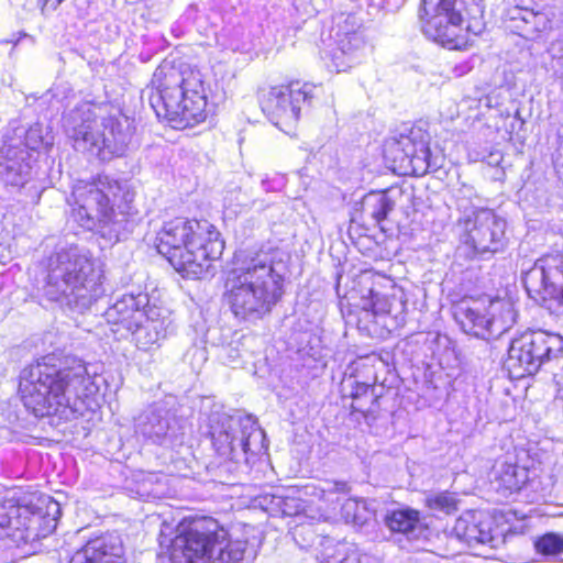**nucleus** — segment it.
<instances>
[{
  "mask_svg": "<svg viewBox=\"0 0 563 563\" xmlns=\"http://www.w3.org/2000/svg\"><path fill=\"white\" fill-rule=\"evenodd\" d=\"M136 432L159 445H173L183 434L177 418L168 410L152 408L140 415Z\"/></svg>",
  "mask_w": 563,
  "mask_h": 563,
  "instance_id": "obj_18",
  "label": "nucleus"
},
{
  "mask_svg": "<svg viewBox=\"0 0 563 563\" xmlns=\"http://www.w3.org/2000/svg\"><path fill=\"white\" fill-rule=\"evenodd\" d=\"M459 499L456 495L449 492L438 493L429 496L427 505L432 510L442 511L444 514H452L457 510Z\"/></svg>",
  "mask_w": 563,
  "mask_h": 563,
  "instance_id": "obj_32",
  "label": "nucleus"
},
{
  "mask_svg": "<svg viewBox=\"0 0 563 563\" xmlns=\"http://www.w3.org/2000/svg\"><path fill=\"white\" fill-rule=\"evenodd\" d=\"M103 279L90 252L70 246L48 257L41 292L43 299L82 313L104 295Z\"/></svg>",
  "mask_w": 563,
  "mask_h": 563,
  "instance_id": "obj_4",
  "label": "nucleus"
},
{
  "mask_svg": "<svg viewBox=\"0 0 563 563\" xmlns=\"http://www.w3.org/2000/svg\"><path fill=\"white\" fill-rule=\"evenodd\" d=\"M529 479L528 468L512 463H503L496 473L498 489L503 488L510 493L518 492Z\"/></svg>",
  "mask_w": 563,
  "mask_h": 563,
  "instance_id": "obj_28",
  "label": "nucleus"
},
{
  "mask_svg": "<svg viewBox=\"0 0 563 563\" xmlns=\"http://www.w3.org/2000/svg\"><path fill=\"white\" fill-rule=\"evenodd\" d=\"M362 309L374 316H380L390 312V303L386 296L371 289L369 298L362 299Z\"/></svg>",
  "mask_w": 563,
  "mask_h": 563,
  "instance_id": "obj_34",
  "label": "nucleus"
},
{
  "mask_svg": "<svg viewBox=\"0 0 563 563\" xmlns=\"http://www.w3.org/2000/svg\"><path fill=\"white\" fill-rule=\"evenodd\" d=\"M366 42L363 34L335 37L334 47L330 51L331 66L338 71H345L358 64L364 56Z\"/></svg>",
  "mask_w": 563,
  "mask_h": 563,
  "instance_id": "obj_24",
  "label": "nucleus"
},
{
  "mask_svg": "<svg viewBox=\"0 0 563 563\" xmlns=\"http://www.w3.org/2000/svg\"><path fill=\"white\" fill-rule=\"evenodd\" d=\"M338 563H361V560L357 555L352 554V555H347L344 559L340 560Z\"/></svg>",
  "mask_w": 563,
  "mask_h": 563,
  "instance_id": "obj_38",
  "label": "nucleus"
},
{
  "mask_svg": "<svg viewBox=\"0 0 563 563\" xmlns=\"http://www.w3.org/2000/svg\"><path fill=\"white\" fill-rule=\"evenodd\" d=\"M123 548L119 537L102 536L90 540L69 563H122Z\"/></svg>",
  "mask_w": 563,
  "mask_h": 563,
  "instance_id": "obj_23",
  "label": "nucleus"
},
{
  "mask_svg": "<svg viewBox=\"0 0 563 563\" xmlns=\"http://www.w3.org/2000/svg\"><path fill=\"white\" fill-rule=\"evenodd\" d=\"M148 308L152 307L146 294H125L106 310L104 316L109 323L122 324L130 331L140 325Z\"/></svg>",
  "mask_w": 563,
  "mask_h": 563,
  "instance_id": "obj_20",
  "label": "nucleus"
},
{
  "mask_svg": "<svg viewBox=\"0 0 563 563\" xmlns=\"http://www.w3.org/2000/svg\"><path fill=\"white\" fill-rule=\"evenodd\" d=\"M156 249L177 272L200 278L209 268L208 262L222 255L224 242L207 220L175 218L157 233Z\"/></svg>",
  "mask_w": 563,
  "mask_h": 563,
  "instance_id": "obj_6",
  "label": "nucleus"
},
{
  "mask_svg": "<svg viewBox=\"0 0 563 563\" xmlns=\"http://www.w3.org/2000/svg\"><path fill=\"white\" fill-rule=\"evenodd\" d=\"M454 316L465 333L484 340L498 339L517 319L509 299L488 296L460 302Z\"/></svg>",
  "mask_w": 563,
  "mask_h": 563,
  "instance_id": "obj_12",
  "label": "nucleus"
},
{
  "mask_svg": "<svg viewBox=\"0 0 563 563\" xmlns=\"http://www.w3.org/2000/svg\"><path fill=\"white\" fill-rule=\"evenodd\" d=\"M347 383L351 387L352 410L362 413L367 420H375L382 393H378L377 387L369 383H360L355 379H349Z\"/></svg>",
  "mask_w": 563,
  "mask_h": 563,
  "instance_id": "obj_26",
  "label": "nucleus"
},
{
  "mask_svg": "<svg viewBox=\"0 0 563 563\" xmlns=\"http://www.w3.org/2000/svg\"><path fill=\"white\" fill-rule=\"evenodd\" d=\"M64 0H38L43 13L54 11Z\"/></svg>",
  "mask_w": 563,
  "mask_h": 563,
  "instance_id": "obj_37",
  "label": "nucleus"
},
{
  "mask_svg": "<svg viewBox=\"0 0 563 563\" xmlns=\"http://www.w3.org/2000/svg\"><path fill=\"white\" fill-rule=\"evenodd\" d=\"M152 85L148 101L157 118L177 129L194 126L206 119V86L199 69L163 64L154 71Z\"/></svg>",
  "mask_w": 563,
  "mask_h": 563,
  "instance_id": "obj_5",
  "label": "nucleus"
},
{
  "mask_svg": "<svg viewBox=\"0 0 563 563\" xmlns=\"http://www.w3.org/2000/svg\"><path fill=\"white\" fill-rule=\"evenodd\" d=\"M428 143V135L421 129L410 128L388 142L387 153L400 168L423 176L439 167L431 157Z\"/></svg>",
  "mask_w": 563,
  "mask_h": 563,
  "instance_id": "obj_17",
  "label": "nucleus"
},
{
  "mask_svg": "<svg viewBox=\"0 0 563 563\" xmlns=\"http://www.w3.org/2000/svg\"><path fill=\"white\" fill-rule=\"evenodd\" d=\"M64 125L73 139L76 151L87 152L101 161L123 156L132 139L128 118H104L101 123L102 130L97 129L96 115L90 103H81L69 111L64 118Z\"/></svg>",
  "mask_w": 563,
  "mask_h": 563,
  "instance_id": "obj_8",
  "label": "nucleus"
},
{
  "mask_svg": "<svg viewBox=\"0 0 563 563\" xmlns=\"http://www.w3.org/2000/svg\"><path fill=\"white\" fill-rule=\"evenodd\" d=\"M525 288L531 299L548 309H563V252L548 253L525 274Z\"/></svg>",
  "mask_w": 563,
  "mask_h": 563,
  "instance_id": "obj_15",
  "label": "nucleus"
},
{
  "mask_svg": "<svg viewBox=\"0 0 563 563\" xmlns=\"http://www.w3.org/2000/svg\"><path fill=\"white\" fill-rule=\"evenodd\" d=\"M142 495L153 498H161L165 490L155 475H150L141 484Z\"/></svg>",
  "mask_w": 563,
  "mask_h": 563,
  "instance_id": "obj_35",
  "label": "nucleus"
},
{
  "mask_svg": "<svg viewBox=\"0 0 563 563\" xmlns=\"http://www.w3.org/2000/svg\"><path fill=\"white\" fill-rule=\"evenodd\" d=\"M228 536L217 520L202 518L173 540L169 554L162 563H239L246 542L231 541Z\"/></svg>",
  "mask_w": 563,
  "mask_h": 563,
  "instance_id": "obj_9",
  "label": "nucleus"
},
{
  "mask_svg": "<svg viewBox=\"0 0 563 563\" xmlns=\"http://www.w3.org/2000/svg\"><path fill=\"white\" fill-rule=\"evenodd\" d=\"M289 258L278 247L261 250L229 273L224 298L235 318L256 321L272 311L283 296Z\"/></svg>",
  "mask_w": 563,
  "mask_h": 563,
  "instance_id": "obj_2",
  "label": "nucleus"
},
{
  "mask_svg": "<svg viewBox=\"0 0 563 563\" xmlns=\"http://www.w3.org/2000/svg\"><path fill=\"white\" fill-rule=\"evenodd\" d=\"M534 549L544 556L560 555L563 553V537L554 532H548L536 539Z\"/></svg>",
  "mask_w": 563,
  "mask_h": 563,
  "instance_id": "obj_31",
  "label": "nucleus"
},
{
  "mask_svg": "<svg viewBox=\"0 0 563 563\" xmlns=\"http://www.w3.org/2000/svg\"><path fill=\"white\" fill-rule=\"evenodd\" d=\"M54 361L46 356L23 369L22 401L35 417L58 416L69 420L91 407L99 386L81 360L66 356L58 363Z\"/></svg>",
  "mask_w": 563,
  "mask_h": 563,
  "instance_id": "obj_1",
  "label": "nucleus"
},
{
  "mask_svg": "<svg viewBox=\"0 0 563 563\" xmlns=\"http://www.w3.org/2000/svg\"><path fill=\"white\" fill-rule=\"evenodd\" d=\"M395 202L386 192H372L364 198L363 210L377 224L384 221L388 213L394 209Z\"/></svg>",
  "mask_w": 563,
  "mask_h": 563,
  "instance_id": "obj_29",
  "label": "nucleus"
},
{
  "mask_svg": "<svg viewBox=\"0 0 563 563\" xmlns=\"http://www.w3.org/2000/svg\"><path fill=\"white\" fill-rule=\"evenodd\" d=\"M173 331V322L169 316L163 314L159 308H148L147 313L140 325L131 329L139 349L148 350L153 345H159Z\"/></svg>",
  "mask_w": 563,
  "mask_h": 563,
  "instance_id": "obj_22",
  "label": "nucleus"
},
{
  "mask_svg": "<svg viewBox=\"0 0 563 563\" xmlns=\"http://www.w3.org/2000/svg\"><path fill=\"white\" fill-rule=\"evenodd\" d=\"M23 135L24 140H11L9 143H12L18 147V150H26L32 153L37 151L43 144L42 129L40 125L31 126L26 131H22L21 137Z\"/></svg>",
  "mask_w": 563,
  "mask_h": 563,
  "instance_id": "obj_33",
  "label": "nucleus"
},
{
  "mask_svg": "<svg viewBox=\"0 0 563 563\" xmlns=\"http://www.w3.org/2000/svg\"><path fill=\"white\" fill-rule=\"evenodd\" d=\"M452 534L473 549L479 545H488L490 549L495 547L492 521L481 511L461 515L452 528Z\"/></svg>",
  "mask_w": 563,
  "mask_h": 563,
  "instance_id": "obj_19",
  "label": "nucleus"
},
{
  "mask_svg": "<svg viewBox=\"0 0 563 563\" xmlns=\"http://www.w3.org/2000/svg\"><path fill=\"white\" fill-rule=\"evenodd\" d=\"M316 89L314 85L299 80L274 86L262 96L261 106L275 125L288 126L299 120L303 108L311 106Z\"/></svg>",
  "mask_w": 563,
  "mask_h": 563,
  "instance_id": "obj_16",
  "label": "nucleus"
},
{
  "mask_svg": "<svg viewBox=\"0 0 563 563\" xmlns=\"http://www.w3.org/2000/svg\"><path fill=\"white\" fill-rule=\"evenodd\" d=\"M62 516L60 505L48 495L25 494L0 503V540L29 543L53 533Z\"/></svg>",
  "mask_w": 563,
  "mask_h": 563,
  "instance_id": "obj_7",
  "label": "nucleus"
},
{
  "mask_svg": "<svg viewBox=\"0 0 563 563\" xmlns=\"http://www.w3.org/2000/svg\"><path fill=\"white\" fill-rule=\"evenodd\" d=\"M483 13L484 0H422L421 30L443 47L460 49L465 45L463 22L467 19L478 25Z\"/></svg>",
  "mask_w": 563,
  "mask_h": 563,
  "instance_id": "obj_10",
  "label": "nucleus"
},
{
  "mask_svg": "<svg viewBox=\"0 0 563 563\" xmlns=\"http://www.w3.org/2000/svg\"><path fill=\"white\" fill-rule=\"evenodd\" d=\"M210 435L216 452L225 460L249 462L262 449L264 432L252 416L218 413L210 419Z\"/></svg>",
  "mask_w": 563,
  "mask_h": 563,
  "instance_id": "obj_11",
  "label": "nucleus"
},
{
  "mask_svg": "<svg viewBox=\"0 0 563 563\" xmlns=\"http://www.w3.org/2000/svg\"><path fill=\"white\" fill-rule=\"evenodd\" d=\"M561 349L562 341L558 335L544 331L527 332L511 341L505 366L512 378L533 375L552 353Z\"/></svg>",
  "mask_w": 563,
  "mask_h": 563,
  "instance_id": "obj_14",
  "label": "nucleus"
},
{
  "mask_svg": "<svg viewBox=\"0 0 563 563\" xmlns=\"http://www.w3.org/2000/svg\"><path fill=\"white\" fill-rule=\"evenodd\" d=\"M3 156L0 158V173L8 186L22 187L32 177L33 154L26 150H18L12 143H5Z\"/></svg>",
  "mask_w": 563,
  "mask_h": 563,
  "instance_id": "obj_21",
  "label": "nucleus"
},
{
  "mask_svg": "<svg viewBox=\"0 0 563 563\" xmlns=\"http://www.w3.org/2000/svg\"><path fill=\"white\" fill-rule=\"evenodd\" d=\"M335 22V37L352 36V34H363L362 19L357 16L356 12H340L334 18Z\"/></svg>",
  "mask_w": 563,
  "mask_h": 563,
  "instance_id": "obj_30",
  "label": "nucleus"
},
{
  "mask_svg": "<svg viewBox=\"0 0 563 563\" xmlns=\"http://www.w3.org/2000/svg\"><path fill=\"white\" fill-rule=\"evenodd\" d=\"M510 19L518 34L528 40H534L553 27V20L547 12L515 8Z\"/></svg>",
  "mask_w": 563,
  "mask_h": 563,
  "instance_id": "obj_25",
  "label": "nucleus"
},
{
  "mask_svg": "<svg viewBox=\"0 0 563 563\" xmlns=\"http://www.w3.org/2000/svg\"><path fill=\"white\" fill-rule=\"evenodd\" d=\"M467 30H471L472 29V24L468 23L467 26H466Z\"/></svg>",
  "mask_w": 563,
  "mask_h": 563,
  "instance_id": "obj_40",
  "label": "nucleus"
},
{
  "mask_svg": "<svg viewBox=\"0 0 563 563\" xmlns=\"http://www.w3.org/2000/svg\"><path fill=\"white\" fill-rule=\"evenodd\" d=\"M325 563H331V561L328 560V561H325Z\"/></svg>",
  "mask_w": 563,
  "mask_h": 563,
  "instance_id": "obj_41",
  "label": "nucleus"
},
{
  "mask_svg": "<svg viewBox=\"0 0 563 563\" xmlns=\"http://www.w3.org/2000/svg\"><path fill=\"white\" fill-rule=\"evenodd\" d=\"M134 192L126 183L99 176L95 181H78L71 192V216L82 228L97 229L109 241L126 238L137 224Z\"/></svg>",
  "mask_w": 563,
  "mask_h": 563,
  "instance_id": "obj_3",
  "label": "nucleus"
},
{
  "mask_svg": "<svg viewBox=\"0 0 563 563\" xmlns=\"http://www.w3.org/2000/svg\"><path fill=\"white\" fill-rule=\"evenodd\" d=\"M357 507H358V503H357V501H354V500H352V501H347V503L344 505V508H345L346 510L352 509V508H357Z\"/></svg>",
  "mask_w": 563,
  "mask_h": 563,
  "instance_id": "obj_39",
  "label": "nucleus"
},
{
  "mask_svg": "<svg viewBox=\"0 0 563 563\" xmlns=\"http://www.w3.org/2000/svg\"><path fill=\"white\" fill-rule=\"evenodd\" d=\"M385 521L391 531L406 536L408 540L419 539L424 531L419 512L412 509L394 510L386 516Z\"/></svg>",
  "mask_w": 563,
  "mask_h": 563,
  "instance_id": "obj_27",
  "label": "nucleus"
},
{
  "mask_svg": "<svg viewBox=\"0 0 563 563\" xmlns=\"http://www.w3.org/2000/svg\"><path fill=\"white\" fill-rule=\"evenodd\" d=\"M320 490L322 493V498H325V495L331 494H347L350 487L344 481H325L320 486Z\"/></svg>",
  "mask_w": 563,
  "mask_h": 563,
  "instance_id": "obj_36",
  "label": "nucleus"
},
{
  "mask_svg": "<svg viewBox=\"0 0 563 563\" xmlns=\"http://www.w3.org/2000/svg\"><path fill=\"white\" fill-rule=\"evenodd\" d=\"M456 225L461 243L473 255H492L507 245V220L494 209L476 208L460 218Z\"/></svg>",
  "mask_w": 563,
  "mask_h": 563,
  "instance_id": "obj_13",
  "label": "nucleus"
}]
</instances>
